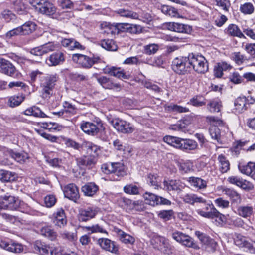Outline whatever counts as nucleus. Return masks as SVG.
Listing matches in <instances>:
<instances>
[{
  "label": "nucleus",
  "mask_w": 255,
  "mask_h": 255,
  "mask_svg": "<svg viewBox=\"0 0 255 255\" xmlns=\"http://www.w3.org/2000/svg\"><path fill=\"white\" fill-rule=\"evenodd\" d=\"M189 64L190 71L194 69L198 73H204L208 70L207 61L201 55L189 54Z\"/></svg>",
  "instance_id": "obj_2"
},
{
  "label": "nucleus",
  "mask_w": 255,
  "mask_h": 255,
  "mask_svg": "<svg viewBox=\"0 0 255 255\" xmlns=\"http://www.w3.org/2000/svg\"><path fill=\"white\" fill-rule=\"evenodd\" d=\"M10 156L16 161L20 163H23L25 162V160L28 158L27 155L18 152H11L10 153Z\"/></svg>",
  "instance_id": "obj_64"
},
{
  "label": "nucleus",
  "mask_w": 255,
  "mask_h": 255,
  "mask_svg": "<svg viewBox=\"0 0 255 255\" xmlns=\"http://www.w3.org/2000/svg\"><path fill=\"white\" fill-rule=\"evenodd\" d=\"M96 214V211L90 207L81 209L78 215V219L80 222H86L93 218Z\"/></svg>",
  "instance_id": "obj_15"
},
{
  "label": "nucleus",
  "mask_w": 255,
  "mask_h": 255,
  "mask_svg": "<svg viewBox=\"0 0 255 255\" xmlns=\"http://www.w3.org/2000/svg\"><path fill=\"white\" fill-rule=\"evenodd\" d=\"M128 26L127 32L134 34L142 32L143 27L139 25L128 23Z\"/></svg>",
  "instance_id": "obj_54"
},
{
  "label": "nucleus",
  "mask_w": 255,
  "mask_h": 255,
  "mask_svg": "<svg viewBox=\"0 0 255 255\" xmlns=\"http://www.w3.org/2000/svg\"><path fill=\"white\" fill-rule=\"evenodd\" d=\"M56 11V7L49 0L42 8H39L40 13L48 16L53 15Z\"/></svg>",
  "instance_id": "obj_31"
},
{
  "label": "nucleus",
  "mask_w": 255,
  "mask_h": 255,
  "mask_svg": "<svg viewBox=\"0 0 255 255\" xmlns=\"http://www.w3.org/2000/svg\"><path fill=\"white\" fill-rule=\"evenodd\" d=\"M144 198L148 204L155 206L157 205H171V202L169 200L163 197L157 196L154 194L146 192Z\"/></svg>",
  "instance_id": "obj_8"
},
{
  "label": "nucleus",
  "mask_w": 255,
  "mask_h": 255,
  "mask_svg": "<svg viewBox=\"0 0 255 255\" xmlns=\"http://www.w3.org/2000/svg\"><path fill=\"white\" fill-rule=\"evenodd\" d=\"M187 235L181 232L176 231L172 234V237L177 242L182 244Z\"/></svg>",
  "instance_id": "obj_63"
},
{
  "label": "nucleus",
  "mask_w": 255,
  "mask_h": 255,
  "mask_svg": "<svg viewBox=\"0 0 255 255\" xmlns=\"http://www.w3.org/2000/svg\"><path fill=\"white\" fill-rule=\"evenodd\" d=\"M98 244L104 250L112 253L118 254L119 247L116 243L108 238H100L98 240Z\"/></svg>",
  "instance_id": "obj_11"
},
{
  "label": "nucleus",
  "mask_w": 255,
  "mask_h": 255,
  "mask_svg": "<svg viewBox=\"0 0 255 255\" xmlns=\"http://www.w3.org/2000/svg\"><path fill=\"white\" fill-rule=\"evenodd\" d=\"M98 82L103 88L107 89H120L121 86L114 80L106 76H102L96 78Z\"/></svg>",
  "instance_id": "obj_14"
},
{
  "label": "nucleus",
  "mask_w": 255,
  "mask_h": 255,
  "mask_svg": "<svg viewBox=\"0 0 255 255\" xmlns=\"http://www.w3.org/2000/svg\"><path fill=\"white\" fill-rule=\"evenodd\" d=\"M251 164H248L246 165L239 166V169L242 173L246 175H249L252 176V174H253L255 171V169L253 168L254 166H253L252 167Z\"/></svg>",
  "instance_id": "obj_58"
},
{
  "label": "nucleus",
  "mask_w": 255,
  "mask_h": 255,
  "mask_svg": "<svg viewBox=\"0 0 255 255\" xmlns=\"http://www.w3.org/2000/svg\"><path fill=\"white\" fill-rule=\"evenodd\" d=\"M197 143L194 140L184 139L181 150L183 151H191L197 149Z\"/></svg>",
  "instance_id": "obj_36"
},
{
  "label": "nucleus",
  "mask_w": 255,
  "mask_h": 255,
  "mask_svg": "<svg viewBox=\"0 0 255 255\" xmlns=\"http://www.w3.org/2000/svg\"><path fill=\"white\" fill-rule=\"evenodd\" d=\"M0 247L13 253H20L23 251L21 244L5 238H0Z\"/></svg>",
  "instance_id": "obj_5"
},
{
  "label": "nucleus",
  "mask_w": 255,
  "mask_h": 255,
  "mask_svg": "<svg viewBox=\"0 0 255 255\" xmlns=\"http://www.w3.org/2000/svg\"><path fill=\"white\" fill-rule=\"evenodd\" d=\"M19 27L22 35H28L35 30L36 24L32 22L28 21Z\"/></svg>",
  "instance_id": "obj_40"
},
{
  "label": "nucleus",
  "mask_w": 255,
  "mask_h": 255,
  "mask_svg": "<svg viewBox=\"0 0 255 255\" xmlns=\"http://www.w3.org/2000/svg\"><path fill=\"white\" fill-rule=\"evenodd\" d=\"M227 181L231 184L236 185L240 187H243L245 185V181L237 176H232L228 178Z\"/></svg>",
  "instance_id": "obj_51"
},
{
  "label": "nucleus",
  "mask_w": 255,
  "mask_h": 255,
  "mask_svg": "<svg viewBox=\"0 0 255 255\" xmlns=\"http://www.w3.org/2000/svg\"><path fill=\"white\" fill-rule=\"evenodd\" d=\"M235 244L239 247H245L247 249L249 245L250 241L246 238L240 235H238L234 239Z\"/></svg>",
  "instance_id": "obj_46"
},
{
  "label": "nucleus",
  "mask_w": 255,
  "mask_h": 255,
  "mask_svg": "<svg viewBox=\"0 0 255 255\" xmlns=\"http://www.w3.org/2000/svg\"><path fill=\"white\" fill-rule=\"evenodd\" d=\"M161 11L164 14L173 17H178L179 15L176 8L168 5L162 6L161 7Z\"/></svg>",
  "instance_id": "obj_42"
},
{
  "label": "nucleus",
  "mask_w": 255,
  "mask_h": 255,
  "mask_svg": "<svg viewBox=\"0 0 255 255\" xmlns=\"http://www.w3.org/2000/svg\"><path fill=\"white\" fill-rule=\"evenodd\" d=\"M65 61L64 53L61 51L53 53L46 60L49 66H56L62 64Z\"/></svg>",
  "instance_id": "obj_13"
},
{
  "label": "nucleus",
  "mask_w": 255,
  "mask_h": 255,
  "mask_svg": "<svg viewBox=\"0 0 255 255\" xmlns=\"http://www.w3.org/2000/svg\"><path fill=\"white\" fill-rule=\"evenodd\" d=\"M182 245L186 247L193 248L195 250L200 249L199 245L195 242L194 239L189 235H187Z\"/></svg>",
  "instance_id": "obj_50"
},
{
  "label": "nucleus",
  "mask_w": 255,
  "mask_h": 255,
  "mask_svg": "<svg viewBox=\"0 0 255 255\" xmlns=\"http://www.w3.org/2000/svg\"><path fill=\"white\" fill-rule=\"evenodd\" d=\"M17 177L16 173L3 170V182H12L15 181Z\"/></svg>",
  "instance_id": "obj_59"
},
{
  "label": "nucleus",
  "mask_w": 255,
  "mask_h": 255,
  "mask_svg": "<svg viewBox=\"0 0 255 255\" xmlns=\"http://www.w3.org/2000/svg\"><path fill=\"white\" fill-rule=\"evenodd\" d=\"M235 213L238 215L245 218L250 217L253 214V206L249 205H240L237 207Z\"/></svg>",
  "instance_id": "obj_22"
},
{
  "label": "nucleus",
  "mask_w": 255,
  "mask_h": 255,
  "mask_svg": "<svg viewBox=\"0 0 255 255\" xmlns=\"http://www.w3.org/2000/svg\"><path fill=\"white\" fill-rule=\"evenodd\" d=\"M101 46L105 49L108 51H116L118 46L116 42L112 39H104L101 42Z\"/></svg>",
  "instance_id": "obj_39"
},
{
  "label": "nucleus",
  "mask_w": 255,
  "mask_h": 255,
  "mask_svg": "<svg viewBox=\"0 0 255 255\" xmlns=\"http://www.w3.org/2000/svg\"><path fill=\"white\" fill-rule=\"evenodd\" d=\"M83 228L85 229L87 231L90 232L91 233L97 232L107 233L106 231L98 224L92 225V226L83 227Z\"/></svg>",
  "instance_id": "obj_60"
},
{
  "label": "nucleus",
  "mask_w": 255,
  "mask_h": 255,
  "mask_svg": "<svg viewBox=\"0 0 255 255\" xmlns=\"http://www.w3.org/2000/svg\"><path fill=\"white\" fill-rule=\"evenodd\" d=\"M25 96L21 94L19 95H13L8 98L7 105L12 108L18 106L24 101Z\"/></svg>",
  "instance_id": "obj_35"
},
{
  "label": "nucleus",
  "mask_w": 255,
  "mask_h": 255,
  "mask_svg": "<svg viewBox=\"0 0 255 255\" xmlns=\"http://www.w3.org/2000/svg\"><path fill=\"white\" fill-rule=\"evenodd\" d=\"M72 60L81 67L85 68H90L93 65V62L91 58L81 54H74L72 55Z\"/></svg>",
  "instance_id": "obj_12"
},
{
  "label": "nucleus",
  "mask_w": 255,
  "mask_h": 255,
  "mask_svg": "<svg viewBox=\"0 0 255 255\" xmlns=\"http://www.w3.org/2000/svg\"><path fill=\"white\" fill-rule=\"evenodd\" d=\"M157 215L160 218L166 221L171 219L174 215V212L172 210H162L159 211Z\"/></svg>",
  "instance_id": "obj_52"
},
{
  "label": "nucleus",
  "mask_w": 255,
  "mask_h": 255,
  "mask_svg": "<svg viewBox=\"0 0 255 255\" xmlns=\"http://www.w3.org/2000/svg\"><path fill=\"white\" fill-rule=\"evenodd\" d=\"M63 191L65 197L75 202L80 198L79 189L74 183H70L65 186Z\"/></svg>",
  "instance_id": "obj_9"
},
{
  "label": "nucleus",
  "mask_w": 255,
  "mask_h": 255,
  "mask_svg": "<svg viewBox=\"0 0 255 255\" xmlns=\"http://www.w3.org/2000/svg\"><path fill=\"white\" fill-rule=\"evenodd\" d=\"M188 181L191 186L197 189H204L207 187V182L205 180L199 177H190Z\"/></svg>",
  "instance_id": "obj_27"
},
{
  "label": "nucleus",
  "mask_w": 255,
  "mask_h": 255,
  "mask_svg": "<svg viewBox=\"0 0 255 255\" xmlns=\"http://www.w3.org/2000/svg\"><path fill=\"white\" fill-rule=\"evenodd\" d=\"M172 69L179 74L184 75L190 72L189 54L188 57L180 56L172 61Z\"/></svg>",
  "instance_id": "obj_3"
},
{
  "label": "nucleus",
  "mask_w": 255,
  "mask_h": 255,
  "mask_svg": "<svg viewBox=\"0 0 255 255\" xmlns=\"http://www.w3.org/2000/svg\"><path fill=\"white\" fill-rule=\"evenodd\" d=\"M227 34L231 36L238 37L239 38H245V36L241 32L237 25L233 24H230L227 29Z\"/></svg>",
  "instance_id": "obj_33"
},
{
  "label": "nucleus",
  "mask_w": 255,
  "mask_h": 255,
  "mask_svg": "<svg viewBox=\"0 0 255 255\" xmlns=\"http://www.w3.org/2000/svg\"><path fill=\"white\" fill-rule=\"evenodd\" d=\"M232 59L238 65H240L243 64L247 58L246 56L242 54L240 52H235L232 53Z\"/></svg>",
  "instance_id": "obj_48"
},
{
  "label": "nucleus",
  "mask_w": 255,
  "mask_h": 255,
  "mask_svg": "<svg viewBox=\"0 0 255 255\" xmlns=\"http://www.w3.org/2000/svg\"><path fill=\"white\" fill-rule=\"evenodd\" d=\"M204 204L206 205L205 210H208L210 209V211L206 212L198 209L197 210V212L199 215L209 219L217 218L219 223H223L225 221L226 218L225 215L218 211L212 203L210 204L206 202Z\"/></svg>",
  "instance_id": "obj_4"
},
{
  "label": "nucleus",
  "mask_w": 255,
  "mask_h": 255,
  "mask_svg": "<svg viewBox=\"0 0 255 255\" xmlns=\"http://www.w3.org/2000/svg\"><path fill=\"white\" fill-rule=\"evenodd\" d=\"M0 72L15 78L21 75L11 63L1 58H0Z\"/></svg>",
  "instance_id": "obj_7"
},
{
  "label": "nucleus",
  "mask_w": 255,
  "mask_h": 255,
  "mask_svg": "<svg viewBox=\"0 0 255 255\" xmlns=\"http://www.w3.org/2000/svg\"><path fill=\"white\" fill-rule=\"evenodd\" d=\"M64 112L66 116H72L77 114L78 109L74 105L68 102L65 101L63 103Z\"/></svg>",
  "instance_id": "obj_37"
},
{
  "label": "nucleus",
  "mask_w": 255,
  "mask_h": 255,
  "mask_svg": "<svg viewBox=\"0 0 255 255\" xmlns=\"http://www.w3.org/2000/svg\"><path fill=\"white\" fill-rule=\"evenodd\" d=\"M56 11V7L49 0L42 8H39L40 13L48 16L53 15Z\"/></svg>",
  "instance_id": "obj_30"
},
{
  "label": "nucleus",
  "mask_w": 255,
  "mask_h": 255,
  "mask_svg": "<svg viewBox=\"0 0 255 255\" xmlns=\"http://www.w3.org/2000/svg\"><path fill=\"white\" fill-rule=\"evenodd\" d=\"M112 173L119 178L124 177L126 175V170L123 163L120 162L113 163Z\"/></svg>",
  "instance_id": "obj_28"
},
{
  "label": "nucleus",
  "mask_w": 255,
  "mask_h": 255,
  "mask_svg": "<svg viewBox=\"0 0 255 255\" xmlns=\"http://www.w3.org/2000/svg\"><path fill=\"white\" fill-rule=\"evenodd\" d=\"M56 11V7L49 0L42 8H39L40 13L48 16L53 15Z\"/></svg>",
  "instance_id": "obj_32"
},
{
  "label": "nucleus",
  "mask_w": 255,
  "mask_h": 255,
  "mask_svg": "<svg viewBox=\"0 0 255 255\" xmlns=\"http://www.w3.org/2000/svg\"><path fill=\"white\" fill-rule=\"evenodd\" d=\"M83 149H86L88 153L91 154L93 152L95 154V156H97L99 154L100 150V147L88 141H84L83 142Z\"/></svg>",
  "instance_id": "obj_38"
},
{
  "label": "nucleus",
  "mask_w": 255,
  "mask_h": 255,
  "mask_svg": "<svg viewBox=\"0 0 255 255\" xmlns=\"http://www.w3.org/2000/svg\"><path fill=\"white\" fill-rule=\"evenodd\" d=\"M40 234L51 241L54 240L57 237L56 233L48 226L42 227L40 230Z\"/></svg>",
  "instance_id": "obj_41"
},
{
  "label": "nucleus",
  "mask_w": 255,
  "mask_h": 255,
  "mask_svg": "<svg viewBox=\"0 0 255 255\" xmlns=\"http://www.w3.org/2000/svg\"><path fill=\"white\" fill-rule=\"evenodd\" d=\"M110 123L116 130L123 133H130L134 130V127L131 124L119 118L112 119Z\"/></svg>",
  "instance_id": "obj_6"
},
{
  "label": "nucleus",
  "mask_w": 255,
  "mask_h": 255,
  "mask_svg": "<svg viewBox=\"0 0 255 255\" xmlns=\"http://www.w3.org/2000/svg\"><path fill=\"white\" fill-rule=\"evenodd\" d=\"M159 46L158 44L152 43L145 45L144 47V53L148 55L155 54L159 49Z\"/></svg>",
  "instance_id": "obj_53"
},
{
  "label": "nucleus",
  "mask_w": 255,
  "mask_h": 255,
  "mask_svg": "<svg viewBox=\"0 0 255 255\" xmlns=\"http://www.w3.org/2000/svg\"><path fill=\"white\" fill-rule=\"evenodd\" d=\"M9 201L10 196H5L0 200V215L4 219L11 221L13 219V216L2 212L4 210H8L9 205L10 204Z\"/></svg>",
  "instance_id": "obj_18"
},
{
  "label": "nucleus",
  "mask_w": 255,
  "mask_h": 255,
  "mask_svg": "<svg viewBox=\"0 0 255 255\" xmlns=\"http://www.w3.org/2000/svg\"><path fill=\"white\" fill-rule=\"evenodd\" d=\"M10 204L9 205V210H17L20 207L21 204V201L18 198L15 197L10 196Z\"/></svg>",
  "instance_id": "obj_57"
},
{
  "label": "nucleus",
  "mask_w": 255,
  "mask_h": 255,
  "mask_svg": "<svg viewBox=\"0 0 255 255\" xmlns=\"http://www.w3.org/2000/svg\"><path fill=\"white\" fill-rule=\"evenodd\" d=\"M223 192L230 198L232 205H238L241 203V195L235 190L226 188L223 190Z\"/></svg>",
  "instance_id": "obj_19"
},
{
  "label": "nucleus",
  "mask_w": 255,
  "mask_h": 255,
  "mask_svg": "<svg viewBox=\"0 0 255 255\" xmlns=\"http://www.w3.org/2000/svg\"><path fill=\"white\" fill-rule=\"evenodd\" d=\"M58 80L59 76L57 74H47L41 77L40 86L43 97L49 98L52 95L53 90Z\"/></svg>",
  "instance_id": "obj_1"
},
{
  "label": "nucleus",
  "mask_w": 255,
  "mask_h": 255,
  "mask_svg": "<svg viewBox=\"0 0 255 255\" xmlns=\"http://www.w3.org/2000/svg\"><path fill=\"white\" fill-rule=\"evenodd\" d=\"M218 160L220 164V170L222 173H226L229 170L230 163L224 155L222 154L219 155Z\"/></svg>",
  "instance_id": "obj_44"
},
{
  "label": "nucleus",
  "mask_w": 255,
  "mask_h": 255,
  "mask_svg": "<svg viewBox=\"0 0 255 255\" xmlns=\"http://www.w3.org/2000/svg\"><path fill=\"white\" fill-rule=\"evenodd\" d=\"M104 73L122 80L128 79L130 78L129 75H127L123 70H121L120 68H116L115 67L106 68L104 70Z\"/></svg>",
  "instance_id": "obj_17"
},
{
  "label": "nucleus",
  "mask_w": 255,
  "mask_h": 255,
  "mask_svg": "<svg viewBox=\"0 0 255 255\" xmlns=\"http://www.w3.org/2000/svg\"><path fill=\"white\" fill-rule=\"evenodd\" d=\"M124 191L127 194L136 195L139 193V189L137 186L133 184H128L124 187Z\"/></svg>",
  "instance_id": "obj_56"
},
{
  "label": "nucleus",
  "mask_w": 255,
  "mask_h": 255,
  "mask_svg": "<svg viewBox=\"0 0 255 255\" xmlns=\"http://www.w3.org/2000/svg\"><path fill=\"white\" fill-rule=\"evenodd\" d=\"M65 144L67 147L73 148L75 150H80L81 149H83V143L80 144L75 141L69 138L66 140Z\"/></svg>",
  "instance_id": "obj_62"
},
{
  "label": "nucleus",
  "mask_w": 255,
  "mask_h": 255,
  "mask_svg": "<svg viewBox=\"0 0 255 255\" xmlns=\"http://www.w3.org/2000/svg\"><path fill=\"white\" fill-rule=\"evenodd\" d=\"M222 107V102L218 99H213L210 101L207 105V108L211 113L219 112Z\"/></svg>",
  "instance_id": "obj_34"
},
{
  "label": "nucleus",
  "mask_w": 255,
  "mask_h": 255,
  "mask_svg": "<svg viewBox=\"0 0 255 255\" xmlns=\"http://www.w3.org/2000/svg\"><path fill=\"white\" fill-rule=\"evenodd\" d=\"M35 249L39 251L42 255H53V249L49 246L37 241L34 245Z\"/></svg>",
  "instance_id": "obj_26"
},
{
  "label": "nucleus",
  "mask_w": 255,
  "mask_h": 255,
  "mask_svg": "<svg viewBox=\"0 0 255 255\" xmlns=\"http://www.w3.org/2000/svg\"><path fill=\"white\" fill-rule=\"evenodd\" d=\"M102 26L107 29L106 31L112 34H118V28L117 23L111 24L110 23H105L102 24Z\"/></svg>",
  "instance_id": "obj_55"
},
{
  "label": "nucleus",
  "mask_w": 255,
  "mask_h": 255,
  "mask_svg": "<svg viewBox=\"0 0 255 255\" xmlns=\"http://www.w3.org/2000/svg\"><path fill=\"white\" fill-rule=\"evenodd\" d=\"M80 128L83 132L92 136L97 135L99 132L102 133L104 132L101 131L97 125L90 122L83 121L80 124Z\"/></svg>",
  "instance_id": "obj_10"
},
{
  "label": "nucleus",
  "mask_w": 255,
  "mask_h": 255,
  "mask_svg": "<svg viewBox=\"0 0 255 255\" xmlns=\"http://www.w3.org/2000/svg\"><path fill=\"white\" fill-rule=\"evenodd\" d=\"M240 11L245 14H252L254 11V7L251 3H245L240 6Z\"/></svg>",
  "instance_id": "obj_61"
},
{
  "label": "nucleus",
  "mask_w": 255,
  "mask_h": 255,
  "mask_svg": "<svg viewBox=\"0 0 255 255\" xmlns=\"http://www.w3.org/2000/svg\"><path fill=\"white\" fill-rule=\"evenodd\" d=\"M115 13L119 16L123 17L131 18L132 19H138V14L128 8L123 7L115 11Z\"/></svg>",
  "instance_id": "obj_25"
},
{
  "label": "nucleus",
  "mask_w": 255,
  "mask_h": 255,
  "mask_svg": "<svg viewBox=\"0 0 255 255\" xmlns=\"http://www.w3.org/2000/svg\"><path fill=\"white\" fill-rule=\"evenodd\" d=\"M189 103L193 106L201 107L205 105L206 102H205L203 98L201 96L197 95L191 98Z\"/></svg>",
  "instance_id": "obj_49"
},
{
  "label": "nucleus",
  "mask_w": 255,
  "mask_h": 255,
  "mask_svg": "<svg viewBox=\"0 0 255 255\" xmlns=\"http://www.w3.org/2000/svg\"><path fill=\"white\" fill-rule=\"evenodd\" d=\"M118 234L120 241L125 244L132 245L135 242V239L133 237L124 231L120 230Z\"/></svg>",
  "instance_id": "obj_43"
},
{
  "label": "nucleus",
  "mask_w": 255,
  "mask_h": 255,
  "mask_svg": "<svg viewBox=\"0 0 255 255\" xmlns=\"http://www.w3.org/2000/svg\"><path fill=\"white\" fill-rule=\"evenodd\" d=\"M178 166L182 173H187L193 170V164L190 161L179 163Z\"/></svg>",
  "instance_id": "obj_47"
},
{
  "label": "nucleus",
  "mask_w": 255,
  "mask_h": 255,
  "mask_svg": "<svg viewBox=\"0 0 255 255\" xmlns=\"http://www.w3.org/2000/svg\"><path fill=\"white\" fill-rule=\"evenodd\" d=\"M247 105H249V104L245 97L237 98L234 102V112L238 114L243 112L247 109Z\"/></svg>",
  "instance_id": "obj_24"
},
{
  "label": "nucleus",
  "mask_w": 255,
  "mask_h": 255,
  "mask_svg": "<svg viewBox=\"0 0 255 255\" xmlns=\"http://www.w3.org/2000/svg\"><path fill=\"white\" fill-rule=\"evenodd\" d=\"M169 30L179 33H188L191 29L190 26L179 23H169L167 24Z\"/></svg>",
  "instance_id": "obj_20"
},
{
  "label": "nucleus",
  "mask_w": 255,
  "mask_h": 255,
  "mask_svg": "<svg viewBox=\"0 0 255 255\" xmlns=\"http://www.w3.org/2000/svg\"><path fill=\"white\" fill-rule=\"evenodd\" d=\"M209 132L213 139H214L219 143H222L220 130L217 126H214L210 128Z\"/></svg>",
  "instance_id": "obj_45"
},
{
  "label": "nucleus",
  "mask_w": 255,
  "mask_h": 255,
  "mask_svg": "<svg viewBox=\"0 0 255 255\" xmlns=\"http://www.w3.org/2000/svg\"><path fill=\"white\" fill-rule=\"evenodd\" d=\"M77 165L80 168L91 167L96 163L95 155L84 156L76 159Z\"/></svg>",
  "instance_id": "obj_16"
},
{
  "label": "nucleus",
  "mask_w": 255,
  "mask_h": 255,
  "mask_svg": "<svg viewBox=\"0 0 255 255\" xmlns=\"http://www.w3.org/2000/svg\"><path fill=\"white\" fill-rule=\"evenodd\" d=\"M53 223L57 226L61 227L67 223V219L64 210L62 208L58 209L54 214Z\"/></svg>",
  "instance_id": "obj_23"
},
{
  "label": "nucleus",
  "mask_w": 255,
  "mask_h": 255,
  "mask_svg": "<svg viewBox=\"0 0 255 255\" xmlns=\"http://www.w3.org/2000/svg\"><path fill=\"white\" fill-rule=\"evenodd\" d=\"M163 189L168 191L181 190L183 188L179 180H169L163 181Z\"/></svg>",
  "instance_id": "obj_21"
},
{
  "label": "nucleus",
  "mask_w": 255,
  "mask_h": 255,
  "mask_svg": "<svg viewBox=\"0 0 255 255\" xmlns=\"http://www.w3.org/2000/svg\"><path fill=\"white\" fill-rule=\"evenodd\" d=\"M98 186L94 183H88L82 187V191L86 196H92L98 191Z\"/></svg>",
  "instance_id": "obj_29"
}]
</instances>
